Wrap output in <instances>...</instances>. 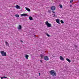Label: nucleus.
Masks as SVG:
<instances>
[{
  "instance_id": "1",
  "label": "nucleus",
  "mask_w": 79,
  "mask_h": 79,
  "mask_svg": "<svg viewBox=\"0 0 79 79\" xmlns=\"http://www.w3.org/2000/svg\"><path fill=\"white\" fill-rule=\"evenodd\" d=\"M50 74L52 76H56V72L55 71L52 70L50 71Z\"/></svg>"
},
{
  "instance_id": "2",
  "label": "nucleus",
  "mask_w": 79,
  "mask_h": 79,
  "mask_svg": "<svg viewBox=\"0 0 79 79\" xmlns=\"http://www.w3.org/2000/svg\"><path fill=\"white\" fill-rule=\"evenodd\" d=\"M0 53L2 56H6V53L4 51H0Z\"/></svg>"
},
{
  "instance_id": "3",
  "label": "nucleus",
  "mask_w": 79,
  "mask_h": 79,
  "mask_svg": "<svg viewBox=\"0 0 79 79\" xmlns=\"http://www.w3.org/2000/svg\"><path fill=\"white\" fill-rule=\"evenodd\" d=\"M45 24L48 27H52V25L49 23L48 21H47L45 22Z\"/></svg>"
},
{
  "instance_id": "4",
  "label": "nucleus",
  "mask_w": 79,
  "mask_h": 79,
  "mask_svg": "<svg viewBox=\"0 0 79 79\" xmlns=\"http://www.w3.org/2000/svg\"><path fill=\"white\" fill-rule=\"evenodd\" d=\"M51 10H52V11H54L56 10V8H55V6H52L51 7Z\"/></svg>"
},
{
  "instance_id": "5",
  "label": "nucleus",
  "mask_w": 79,
  "mask_h": 79,
  "mask_svg": "<svg viewBox=\"0 0 79 79\" xmlns=\"http://www.w3.org/2000/svg\"><path fill=\"white\" fill-rule=\"evenodd\" d=\"M44 59L45 60V61H48V60H49V58H48V57L47 56H45Z\"/></svg>"
},
{
  "instance_id": "6",
  "label": "nucleus",
  "mask_w": 79,
  "mask_h": 79,
  "mask_svg": "<svg viewBox=\"0 0 79 79\" xmlns=\"http://www.w3.org/2000/svg\"><path fill=\"white\" fill-rule=\"evenodd\" d=\"M21 16H28V15L24 13V14H21Z\"/></svg>"
},
{
  "instance_id": "7",
  "label": "nucleus",
  "mask_w": 79,
  "mask_h": 79,
  "mask_svg": "<svg viewBox=\"0 0 79 79\" xmlns=\"http://www.w3.org/2000/svg\"><path fill=\"white\" fill-rule=\"evenodd\" d=\"M22 28V27L21 26V25H19V26L18 27V29H19V30H20Z\"/></svg>"
},
{
  "instance_id": "8",
  "label": "nucleus",
  "mask_w": 79,
  "mask_h": 79,
  "mask_svg": "<svg viewBox=\"0 0 79 79\" xmlns=\"http://www.w3.org/2000/svg\"><path fill=\"white\" fill-rule=\"evenodd\" d=\"M15 7L16 8H17V9H21V7H20V6L18 5H16V6H15Z\"/></svg>"
},
{
  "instance_id": "9",
  "label": "nucleus",
  "mask_w": 79,
  "mask_h": 79,
  "mask_svg": "<svg viewBox=\"0 0 79 79\" xmlns=\"http://www.w3.org/2000/svg\"><path fill=\"white\" fill-rule=\"evenodd\" d=\"M56 21L57 23L58 24H60V20L58 19H56Z\"/></svg>"
},
{
  "instance_id": "10",
  "label": "nucleus",
  "mask_w": 79,
  "mask_h": 79,
  "mask_svg": "<svg viewBox=\"0 0 79 79\" xmlns=\"http://www.w3.org/2000/svg\"><path fill=\"white\" fill-rule=\"evenodd\" d=\"M60 60H61L62 61H64V58L61 56H60Z\"/></svg>"
},
{
  "instance_id": "11",
  "label": "nucleus",
  "mask_w": 79,
  "mask_h": 79,
  "mask_svg": "<svg viewBox=\"0 0 79 79\" xmlns=\"http://www.w3.org/2000/svg\"><path fill=\"white\" fill-rule=\"evenodd\" d=\"M25 9L27 11H29V12H30V11H31V10L30 9H29V8L27 7H26Z\"/></svg>"
},
{
  "instance_id": "12",
  "label": "nucleus",
  "mask_w": 79,
  "mask_h": 79,
  "mask_svg": "<svg viewBox=\"0 0 79 79\" xmlns=\"http://www.w3.org/2000/svg\"><path fill=\"white\" fill-rule=\"evenodd\" d=\"M25 57L26 59L27 60V59H28V58H29V56L27 54H26L25 56Z\"/></svg>"
},
{
  "instance_id": "13",
  "label": "nucleus",
  "mask_w": 79,
  "mask_h": 79,
  "mask_svg": "<svg viewBox=\"0 0 79 79\" xmlns=\"http://www.w3.org/2000/svg\"><path fill=\"white\" fill-rule=\"evenodd\" d=\"M29 19L30 20H31H31H33V18L31 16L29 17Z\"/></svg>"
},
{
  "instance_id": "14",
  "label": "nucleus",
  "mask_w": 79,
  "mask_h": 79,
  "mask_svg": "<svg viewBox=\"0 0 79 79\" xmlns=\"http://www.w3.org/2000/svg\"><path fill=\"white\" fill-rule=\"evenodd\" d=\"M5 44L7 46H8V47L9 46V44H8V42L6 41Z\"/></svg>"
},
{
  "instance_id": "15",
  "label": "nucleus",
  "mask_w": 79,
  "mask_h": 79,
  "mask_svg": "<svg viewBox=\"0 0 79 79\" xmlns=\"http://www.w3.org/2000/svg\"><path fill=\"white\" fill-rule=\"evenodd\" d=\"M66 60L67 61L69 62V63L71 62V60L70 59H69L67 58Z\"/></svg>"
},
{
  "instance_id": "16",
  "label": "nucleus",
  "mask_w": 79,
  "mask_h": 79,
  "mask_svg": "<svg viewBox=\"0 0 79 79\" xmlns=\"http://www.w3.org/2000/svg\"><path fill=\"white\" fill-rule=\"evenodd\" d=\"M15 16L16 17H17V18H19V15L18 14H15Z\"/></svg>"
},
{
  "instance_id": "17",
  "label": "nucleus",
  "mask_w": 79,
  "mask_h": 79,
  "mask_svg": "<svg viewBox=\"0 0 79 79\" xmlns=\"http://www.w3.org/2000/svg\"><path fill=\"white\" fill-rule=\"evenodd\" d=\"M59 6L61 8H63V6L61 5H60Z\"/></svg>"
},
{
  "instance_id": "18",
  "label": "nucleus",
  "mask_w": 79,
  "mask_h": 79,
  "mask_svg": "<svg viewBox=\"0 0 79 79\" xmlns=\"http://www.w3.org/2000/svg\"><path fill=\"white\" fill-rule=\"evenodd\" d=\"M60 22H61V23H62V24H63V23H64V22H63V20H61L60 21Z\"/></svg>"
},
{
  "instance_id": "19",
  "label": "nucleus",
  "mask_w": 79,
  "mask_h": 79,
  "mask_svg": "<svg viewBox=\"0 0 79 79\" xmlns=\"http://www.w3.org/2000/svg\"><path fill=\"white\" fill-rule=\"evenodd\" d=\"M46 35L48 37H50V35L48 34H47Z\"/></svg>"
},
{
  "instance_id": "20",
  "label": "nucleus",
  "mask_w": 79,
  "mask_h": 79,
  "mask_svg": "<svg viewBox=\"0 0 79 79\" xmlns=\"http://www.w3.org/2000/svg\"><path fill=\"white\" fill-rule=\"evenodd\" d=\"M73 2V0H71L70 1V3H72V2Z\"/></svg>"
},
{
  "instance_id": "21",
  "label": "nucleus",
  "mask_w": 79,
  "mask_h": 79,
  "mask_svg": "<svg viewBox=\"0 0 79 79\" xmlns=\"http://www.w3.org/2000/svg\"><path fill=\"white\" fill-rule=\"evenodd\" d=\"M40 56L41 57V58H43V56H44V55H43L42 54H41Z\"/></svg>"
},
{
  "instance_id": "22",
  "label": "nucleus",
  "mask_w": 79,
  "mask_h": 79,
  "mask_svg": "<svg viewBox=\"0 0 79 79\" xmlns=\"http://www.w3.org/2000/svg\"><path fill=\"white\" fill-rule=\"evenodd\" d=\"M3 77L4 79H7V77Z\"/></svg>"
},
{
  "instance_id": "23",
  "label": "nucleus",
  "mask_w": 79,
  "mask_h": 79,
  "mask_svg": "<svg viewBox=\"0 0 79 79\" xmlns=\"http://www.w3.org/2000/svg\"><path fill=\"white\" fill-rule=\"evenodd\" d=\"M53 17H56V15H55V14H54V16Z\"/></svg>"
},
{
  "instance_id": "24",
  "label": "nucleus",
  "mask_w": 79,
  "mask_h": 79,
  "mask_svg": "<svg viewBox=\"0 0 79 79\" xmlns=\"http://www.w3.org/2000/svg\"><path fill=\"white\" fill-rule=\"evenodd\" d=\"M48 12L49 13H51V11L50 10H49L48 11Z\"/></svg>"
},
{
  "instance_id": "25",
  "label": "nucleus",
  "mask_w": 79,
  "mask_h": 79,
  "mask_svg": "<svg viewBox=\"0 0 79 79\" xmlns=\"http://www.w3.org/2000/svg\"><path fill=\"white\" fill-rule=\"evenodd\" d=\"M74 47L75 48H76L77 47V45H74Z\"/></svg>"
},
{
  "instance_id": "26",
  "label": "nucleus",
  "mask_w": 79,
  "mask_h": 79,
  "mask_svg": "<svg viewBox=\"0 0 79 79\" xmlns=\"http://www.w3.org/2000/svg\"><path fill=\"white\" fill-rule=\"evenodd\" d=\"M39 73V76H40V73Z\"/></svg>"
},
{
  "instance_id": "27",
  "label": "nucleus",
  "mask_w": 79,
  "mask_h": 79,
  "mask_svg": "<svg viewBox=\"0 0 79 79\" xmlns=\"http://www.w3.org/2000/svg\"><path fill=\"white\" fill-rule=\"evenodd\" d=\"M52 13H55V12L53 11H52Z\"/></svg>"
},
{
  "instance_id": "28",
  "label": "nucleus",
  "mask_w": 79,
  "mask_h": 79,
  "mask_svg": "<svg viewBox=\"0 0 79 79\" xmlns=\"http://www.w3.org/2000/svg\"><path fill=\"white\" fill-rule=\"evenodd\" d=\"M3 79V77H1V79Z\"/></svg>"
},
{
  "instance_id": "29",
  "label": "nucleus",
  "mask_w": 79,
  "mask_h": 79,
  "mask_svg": "<svg viewBox=\"0 0 79 79\" xmlns=\"http://www.w3.org/2000/svg\"><path fill=\"white\" fill-rule=\"evenodd\" d=\"M72 5H70V7H72Z\"/></svg>"
},
{
  "instance_id": "30",
  "label": "nucleus",
  "mask_w": 79,
  "mask_h": 79,
  "mask_svg": "<svg viewBox=\"0 0 79 79\" xmlns=\"http://www.w3.org/2000/svg\"><path fill=\"white\" fill-rule=\"evenodd\" d=\"M40 62H41V63L42 62V60H40Z\"/></svg>"
},
{
  "instance_id": "31",
  "label": "nucleus",
  "mask_w": 79,
  "mask_h": 79,
  "mask_svg": "<svg viewBox=\"0 0 79 79\" xmlns=\"http://www.w3.org/2000/svg\"><path fill=\"white\" fill-rule=\"evenodd\" d=\"M53 56V57H55V56Z\"/></svg>"
},
{
  "instance_id": "32",
  "label": "nucleus",
  "mask_w": 79,
  "mask_h": 79,
  "mask_svg": "<svg viewBox=\"0 0 79 79\" xmlns=\"http://www.w3.org/2000/svg\"><path fill=\"white\" fill-rule=\"evenodd\" d=\"M21 42H22V43L23 42V41L22 40H21Z\"/></svg>"
},
{
  "instance_id": "33",
  "label": "nucleus",
  "mask_w": 79,
  "mask_h": 79,
  "mask_svg": "<svg viewBox=\"0 0 79 79\" xmlns=\"http://www.w3.org/2000/svg\"><path fill=\"white\" fill-rule=\"evenodd\" d=\"M34 36L35 37V35H34Z\"/></svg>"
}]
</instances>
